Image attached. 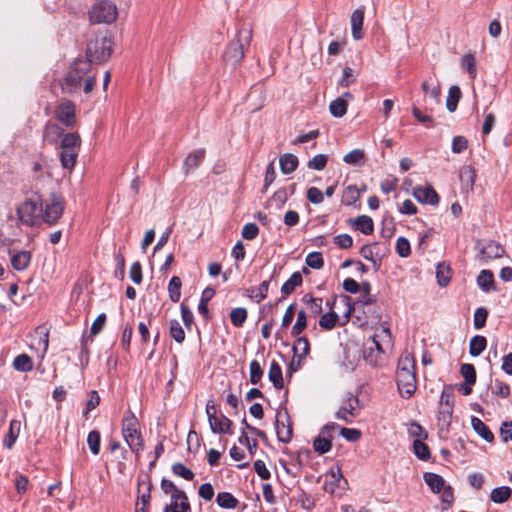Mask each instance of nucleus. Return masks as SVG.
<instances>
[{"label":"nucleus","instance_id":"45","mask_svg":"<svg viewBox=\"0 0 512 512\" xmlns=\"http://www.w3.org/2000/svg\"><path fill=\"white\" fill-rule=\"evenodd\" d=\"M247 319V310L242 307L234 308L231 310L230 313V320L231 323L237 327L240 328L243 326Z\"/></svg>","mask_w":512,"mask_h":512},{"label":"nucleus","instance_id":"59","mask_svg":"<svg viewBox=\"0 0 512 512\" xmlns=\"http://www.w3.org/2000/svg\"><path fill=\"white\" fill-rule=\"evenodd\" d=\"M396 252L403 258L410 256L411 247L407 238L401 236L396 240Z\"/></svg>","mask_w":512,"mask_h":512},{"label":"nucleus","instance_id":"35","mask_svg":"<svg viewBox=\"0 0 512 512\" xmlns=\"http://www.w3.org/2000/svg\"><path fill=\"white\" fill-rule=\"evenodd\" d=\"M355 227L357 230H359L361 233L365 235H370L374 231V223L371 217L367 215H361L358 216L353 221Z\"/></svg>","mask_w":512,"mask_h":512},{"label":"nucleus","instance_id":"63","mask_svg":"<svg viewBox=\"0 0 512 512\" xmlns=\"http://www.w3.org/2000/svg\"><path fill=\"white\" fill-rule=\"evenodd\" d=\"M259 234V228L255 223H247L243 226L242 237L246 240H253Z\"/></svg>","mask_w":512,"mask_h":512},{"label":"nucleus","instance_id":"13","mask_svg":"<svg viewBox=\"0 0 512 512\" xmlns=\"http://www.w3.org/2000/svg\"><path fill=\"white\" fill-rule=\"evenodd\" d=\"M413 197L420 203L437 205L439 196L432 186H416L413 189Z\"/></svg>","mask_w":512,"mask_h":512},{"label":"nucleus","instance_id":"50","mask_svg":"<svg viewBox=\"0 0 512 512\" xmlns=\"http://www.w3.org/2000/svg\"><path fill=\"white\" fill-rule=\"evenodd\" d=\"M173 474L179 476V477H182L183 479L187 480V481H191L193 480L194 478V473L191 469H189L188 467H186L184 464L180 463V462H176L172 465V468H171Z\"/></svg>","mask_w":512,"mask_h":512},{"label":"nucleus","instance_id":"56","mask_svg":"<svg viewBox=\"0 0 512 512\" xmlns=\"http://www.w3.org/2000/svg\"><path fill=\"white\" fill-rule=\"evenodd\" d=\"M488 317V310L485 307H479L474 313L473 324L476 330L482 329Z\"/></svg>","mask_w":512,"mask_h":512},{"label":"nucleus","instance_id":"31","mask_svg":"<svg viewBox=\"0 0 512 512\" xmlns=\"http://www.w3.org/2000/svg\"><path fill=\"white\" fill-rule=\"evenodd\" d=\"M303 283V278L300 272H294L289 279L283 283L281 287V293L283 295H290L294 292L296 287L301 286Z\"/></svg>","mask_w":512,"mask_h":512},{"label":"nucleus","instance_id":"8","mask_svg":"<svg viewBox=\"0 0 512 512\" xmlns=\"http://www.w3.org/2000/svg\"><path fill=\"white\" fill-rule=\"evenodd\" d=\"M64 211V199L57 194H51L46 200H43L42 221L48 225H54L58 222Z\"/></svg>","mask_w":512,"mask_h":512},{"label":"nucleus","instance_id":"9","mask_svg":"<svg viewBox=\"0 0 512 512\" xmlns=\"http://www.w3.org/2000/svg\"><path fill=\"white\" fill-rule=\"evenodd\" d=\"M56 119L68 128L76 124V107L70 100L60 102L54 111Z\"/></svg>","mask_w":512,"mask_h":512},{"label":"nucleus","instance_id":"64","mask_svg":"<svg viewBox=\"0 0 512 512\" xmlns=\"http://www.w3.org/2000/svg\"><path fill=\"white\" fill-rule=\"evenodd\" d=\"M340 434L343 436L347 441L350 442H356L361 438V432L358 429L355 428H340Z\"/></svg>","mask_w":512,"mask_h":512},{"label":"nucleus","instance_id":"20","mask_svg":"<svg viewBox=\"0 0 512 512\" xmlns=\"http://www.w3.org/2000/svg\"><path fill=\"white\" fill-rule=\"evenodd\" d=\"M471 426L473 430L485 441L491 443L494 441V434L490 428L478 417H471Z\"/></svg>","mask_w":512,"mask_h":512},{"label":"nucleus","instance_id":"17","mask_svg":"<svg viewBox=\"0 0 512 512\" xmlns=\"http://www.w3.org/2000/svg\"><path fill=\"white\" fill-rule=\"evenodd\" d=\"M504 252V248L499 243L489 241L480 249L479 256L481 260L487 261L502 257Z\"/></svg>","mask_w":512,"mask_h":512},{"label":"nucleus","instance_id":"42","mask_svg":"<svg viewBox=\"0 0 512 512\" xmlns=\"http://www.w3.org/2000/svg\"><path fill=\"white\" fill-rule=\"evenodd\" d=\"M461 98V90L458 86H451L449 88L448 97L446 100V107L448 111L454 112L457 108V104Z\"/></svg>","mask_w":512,"mask_h":512},{"label":"nucleus","instance_id":"4","mask_svg":"<svg viewBox=\"0 0 512 512\" xmlns=\"http://www.w3.org/2000/svg\"><path fill=\"white\" fill-rule=\"evenodd\" d=\"M122 436L136 455L143 450L144 440L140 431V423L131 410H127L122 419Z\"/></svg>","mask_w":512,"mask_h":512},{"label":"nucleus","instance_id":"43","mask_svg":"<svg viewBox=\"0 0 512 512\" xmlns=\"http://www.w3.org/2000/svg\"><path fill=\"white\" fill-rule=\"evenodd\" d=\"M461 67L467 71L470 78L474 80L477 76L476 61L472 54H466L461 59Z\"/></svg>","mask_w":512,"mask_h":512},{"label":"nucleus","instance_id":"21","mask_svg":"<svg viewBox=\"0 0 512 512\" xmlns=\"http://www.w3.org/2000/svg\"><path fill=\"white\" fill-rule=\"evenodd\" d=\"M205 157V150L198 149L188 154L184 161V171L188 174L191 170L196 169Z\"/></svg>","mask_w":512,"mask_h":512},{"label":"nucleus","instance_id":"61","mask_svg":"<svg viewBox=\"0 0 512 512\" xmlns=\"http://www.w3.org/2000/svg\"><path fill=\"white\" fill-rule=\"evenodd\" d=\"M422 90L425 93V95H428L431 98H434L437 102H439V95H440L439 86L433 85V83H431L430 80H425L422 83Z\"/></svg>","mask_w":512,"mask_h":512},{"label":"nucleus","instance_id":"39","mask_svg":"<svg viewBox=\"0 0 512 512\" xmlns=\"http://www.w3.org/2000/svg\"><path fill=\"white\" fill-rule=\"evenodd\" d=\"M19 431H20V422L16 421V420H12L10 422L8 435L3 441V445L6 448L11 449L13 447V445L18 437Z\"/></svg>","mask_w":512,"mask_h":512},{"label":"nucleus","instance_id":"51","mask_svg":"<svg viewBox=\"0 0 512 512\" xmlns=\"http://www.w3.org/2000/svg\"><path fill=\"white\" fill-rule=\"evenodd\" d=\"M337 320V313L331 311L321 316L319 326L324 330H332L336 326Z\"/></svg>","mask_w":512,"mask_h":512},{"label":"nucleus","instance_id":"14","mask_svg":"<svg viewBox=\"0 0 512 512\" xmlns=\"http://www.w3.org/2000/svg\"><path fill=\"white\" fill-rule=\"evenodd\" d=\"M365 8L361 6L355 9L351 15V32L355 40H361L364 37L363 21H364Z\"/></svg>","mask_w":512,"mask_h":512},{"label":"nucleus","instance_id":"49","mask_svg":"<svg viewBox=\"0 0 512 512\" xmlns=\"http://www.w3.org/2000/svg\"><path fill=\"white\" fill-rule=\"evenodd\" d=\"M305 263L312 269H321L324 266V259L321 252H310L305 259Z\"/></svg>","mask_w":512,"mask_h":512},{"label":"nucleus","instance_id":"32","mask_svg":"<svg viewBox=\"0 0 512 512\" xmlns=\"http://www.w3.org/2000/svg\"><path fill=\"white\" fill-rule=\"evenodd\" d=\"M269 280H264L259 286L251 287L247 291L249 293V297L254 300L256 303H260L267 297V293L269 290Z\"/></svg>","mask_w":512,"mask_h":512},{"label":"nucleus","instance_id":"24","mask_svg":"<svg viewBox=\"0 0 512 512\" xmlns=\"http://www.w3.org/2000/svg\"><path fill=\"white\" fill-rule=\"evenodd\" d=\"M512 496V489L509 486H500L492 489L490 500L495 504H503Z\"/></svg>","mask_w":512,"mask_h":512},{"label":"nucleus","instance_id":"52","mask_svg":"<svg viewBox=\"0 0 512 512\" xmlns=\"http://www.w3.org/2000/svg\"><path fill=\"white\" fill-rule=\"evenodd\" d=\"M307 326V315L305 311L298 312L296 323L293 325L291 335L293 337L299 336Z\"/></svg>","mask_w":512,"mask_h":512},{"label":"nucleus","instance_id":"60","mask_svg":"<svg viewBox=\"0 0 512 512\" xmlns=\"http://www.w3.org/2000/svg\"><path fill=\"white\" fill-rule=\"evenodd\" d=\"M492 393L501 398H507L510 395V386L503 381L496 379L494 381Z\"/></svg>","mask_w":512,"mask_h":512},{"label":"nucleus","instance_id":"11","mask_svg":"<svg viewBox=\"0 0 512 512\" xmlns=\"http://www.w3.org/2000/svg\"><path fill=\"white\" fill-rule=\"evenodd\" d=\"M375 349L384 353L386 348L392 347V335L387 323H382L376 328L375 334L371 337Z\"/></svg>","mask_w":512,"mask_h":512},{"label":"nucleus","instance_id":"47","mask_svg":"<svg viewBox=\"0 0 512 512\" xmlns=\"http://www.w3.org/2000/svg\"><path fill=\"white\" fill-rule=\"evenodd\" d=\"M250 383L253 385H257L261 383V379L263 377V369L260 363L257 360H252L250 362Z\"/></svg>","mask_w":512,"mask_h":512},{"label":"nucleus","instance_id":"12","mask_svg":"<svg viewBox=\"0 0 512 512\" xmlns=\"http://www.w3.org/2000/svg\"><path fill=\"white\" fill-rule=\"evenodd\" d=\"M8 254L12 268L18 272L27 270L31 264L32 253L28 250L10 248Z\"/></svg>","mask_w":512,"mask_h":512},{"label":"nucleus","instance_id":"36","mask_svg":"<svg viewBox=\"0 0 512 512\" xmlns=\"http://www.w3.org/2000/svg\"><path fill=\"white\" fill-rule=\"evenodd\" d=\"M487 340L484 336L475 335L469 343V354L473 357L479 356L486 348Z\"/></svg>","mask_w":512,"mask_h":512},{"label":"nucleus","instance_id":"18","mask_svg":"<svg viewBox=\"0 0 512 512\" xmlns=\"http://www.w3.org/2000/svg\"><path fill=\"white\" fill-rule=\"evenodd\" d=\"M168 507L169 512H191L190 503L185 491H176Z\"/></svg>","mask_w":512,"mask_h":512},{"label":"nucleus","instance_id":"1","mask_svg":"<svg viewBox=\"0 0 512 512\" xmlns=\"http://www.w3.org/2000/svg\"><path fill=\"white\" fill-rule=\"evenodd\" d=\"M90 71L89 61L76 59L61 82L62 90L69 94L76 93L80 90L83 81V91L86 94L90 93L96 84V77L90 74Z\"/></svg>","mask_w":512,"mask_h":512},{"label":"nucleus","instance_id":"23","mask_svg":"<svg viewBox=\"0 0 512 512\" xmlns=\"http://www.w3.org/2000/svg\"><path fill=\"white\" fill-rule=\"evenodd\" d=\"M268 378L273 383V385L276 389L283 388L284 382H283L282 368L279 365V363L276 362L275 360H273L270 364Z\"/></svg>","mask_w":512,"mask_h":512},{"label":"nucleus","instance_id":"58","mask_svg":"<svg viewBox=\"0 0 512 512\" xmlns=\"http://www.w3.org/2000/svg\"><path fill=\"white\" fill-rule=\"evenodd\" d=\"M460 373L464 378V381H467L468 384H475L476 382V370L472 364L465 363L461 365Z\"/></svg>","mask_w":512,"mask_h":512},{"label":"nucleus","instance_id":"5","mask_svg":"<svg viewBox=\"0 0 512 512\" xmlns=\"http://www.w3.org/2000/svg\"><path fill=\"white\" fill-rule=\"evenodd\" d=\"M251 39V29H240L236 39L228 45L225 52V59L233 65L240 63L245 55V50L250 46Z\"/></svg>","mask_w":512,"mask_h":512},{"label":"nucleus","instance_id":"37","mask_svg":"<svg viewBox=\"0 0 512 512\" xmlns=\"http://www.w3.org/2000/svg\"><path fill=\"white\" fill-rule=\"evenodd\" d=\"M181 286L182 281L180 277L173 276L168 284V294L169 298L173 303H177L180 300L181 297Z\"/></svg>","mask_w":512,"mask_h":512},{"label":"nucleus","instance_id":"38","mask_svg":"<svg viewBox=\"0 0 512 512\" xmlns=\"http://www.w3.org/2000/svg\"><path fill=\"white\" fill-rule=\"evenodd\" d=\"M13 367L20 372H29L33 369V361L27 354H20L14 358Z\"/></svg>","mask_w":512,"mask_h":512},{"label":"nucleus","instance_id":"3","mask_svg":"<svg viewBox=\"0 0 512 512\" xmlns=\"http://www.w3.org/2000/svg\"><path fill=\"white\" fill-rule=\"evenodd\" d=\"M113 51V39L108 29H100L91 37L86 47L85 61L101 64L106 62Z\"/></svg>","mask_w":512,"mask_h":512},{"label":"nucleus","instance_id":"28","mask_svg":"<svg viewBox=\"0 0 512 512\" xmlns=\"http://www.w3.org/2000/svg\"><path fill=\"white\" fill-rule=\"evenodd\" d=\"M81 145V138L78 133H64L61 138L60 148L78 151Z\"/></svg>","mask_w":512,"mask_h":512},{"label":"nucleus","instance_id":"27","mask_svg":"<svg viewBox=\"0 0 512 512\" xmlns=\"http://www.w3.org/2000/svg\"><path fill=\"white\" fill-rule=\"evenodd\" d=\"M294 355L298 357V366L301 365V360L308 355L310 351V344L306 337H298L293 345Z\"/></svg>","mask_w":512,"mask_h":512},{"label":"nucleus","instance_id":"48","mask_svg":"<svg viewBox=\"0 0 512 512\" xmlns=\"http://www.w3.org/2000/svg\"><path fill=\"white\" fill-rule=\"evenodd\" d=\"M413 449H414V453L415 455L420 459V460H423V461H427L430 459L431 457V453H430V449L429 447L424 443L422 442L421 440H415L413 442Z\"/></svg>","mask_w":512,"mask_h":512},{"label":"nucleus","instance_id":"6","mask_svg":"<svg viewBox=\"0 0 512 512\" xmlns=\"http://www.w3.org/2000/svg\"><path fill=\"white\" fill-rule=\"evenodd\" d=\"M43 200L40 196L27 199L17 209L20 221L27 225L33 226L42 221Z\"/></svg>","mask_w":512,"mask_h":512},{"label":"nucleus","instance_id":"44","mask_svg":"<svg viewBox=\"0 0 512 512\" xmlns=\"http://www.w3.org/2000/svg\"><path fill=\"white\" fill-rule=\"evenodd\" d=\"M87 444L93 455H98L101 447V435L97 430H92L87 436Z\"/></svg>","mask_w":512,"mask_h":512},{"label":"nucleus","instance_id":"41","mask_svg":"<svg viewBox=\"0 0 512 512\" xmlns=\"http://www.w3.org/2000/svg\"><path fill=\"white\" fill-rule=\"evenodd\" d=\"M343 161L349 165H362L365 162V152L362 149H354L343 157Z\"/></svg>","mask_w":512,"mask_h":512},{"label":"nucleus","instance_id":"22","mask_svg":"<svg viewBox=\"0 0 512 512\" xmlns=\"http://www.w3.org/2000/svg\"><path fill=\"white\" fill-rule=\"evenodd\" d=\"M279 164L281 172L285 175H288L297 169L299 161L295 155L286 153L280 156Z\"/></svg>","mask_w":512,"mask_h":512},{"label":"nucleus","instance_id":"40","mask_svg":"<svg viewBox=\"0 0 512 512\" xmlns=\"http://www.w3.org/2000/svg\"><path fill=\"white\" fill-rule=\"evenodd\" d=\"M169 335L177 343H182L185 340V331L178 320H176V319L170 320Z\"/></svg>","mask_w":512,"mask_h":512},{"label":"nucleus","instance_id":"2","mask_svg":"<svg viewBox=\"0 0 512 512\" xmlns=\"http://www.w3.org/2000/svg\"><path fill=\"white\" fill-rule=\"evenodd\" d=\"M396 382L400 395L403 398H410L417 389L415 374V359L407 351L403 352L398 360L396 370Z\"/></svg>","mask_w":512,"mask_h":512},{"label":"nucleus","instance_id":"53","mask_svg":"<svg viewBox=\"0 0 512 512\" xmlns=\"http://www.w3.org/2000/svg\"><path fill=\"white\" fill-rule=\"evenodd\" d=\"M359 197H360V192H359L358 188L354 185H349L343 193L342 201L345 205L350 206V205L354 204L359 199Z\"/></svg>","mask_w":512,"mask_h":512},{"label":"nucleus","instance_id":"26","mask_svg":"<svg viewBox=\"0 0 512 512\" xmlns=\"http://www.w3.org/2000/svg\"><path fill=\"white\" fill-rule=\"evenodd\" d=\"M331 435H323L320 431L318 437H316L313 441L314 450L322 455L329 452L332 448Z\"/></svg>","mask_w":512,"mask_h":512},{"label":"nucleus","instance_id":"25","mask_svg":"<svg viewBox=\"0 0 512 512\" xmlns=\"http://www.w3.org/2000/svg\"><path fill=\"white\" fill-rule=\"evenodd\" d=\"M476 281L478 287L484 292H489L495 289L494 275L490 270H481Z\"/></svg>","mask_w":512,"mask_h":512},{"label":"nucleus","instance_id":"62","mask_svg":"<svg viewBox=\"0 0 512 512\" xmlns=\"http://www.w3.org/2000/svg\"><path fill=\"white\" fill-rule=\"evenodd\" d=\"M288 199L287 191L285 188L278 189L273 196L271 201L275 203L277 209H281Z\"/></svg>","mask_w":512,"mask_h":512},{"label":"nucleus","instance_id":"33","mask_svg":"<svg viewBox=\"0 0 512 512\" xmlns=\"http://www.w3.org/2000/svg\"><path fill=\"white\" fill-rule=\"evenodd\" d=\"M61 166L64 169L72 170L76 164V159L78 157V151L69 150V149H61L59 153Z\"/></svg>","mask_w":512,"mask_h":512},{"label":"nucleus","instance_id":"55","mask_svg":"<svg viewBox=\"0 0 512 512\" xmlns=\"http://www.w3.org/2000/svg\"><path fill=\"white\" fill-rule=\"evenodd\" d=\"M453 409H447L446 407L440 406L438 411V422L441 429H448L451 423Z\"/></svg>","mask_w":512,"mask_h":512},{"label":"nucleus","instance_id":"57","mask_svg":"<svg viewBox=\"0 0 512 512\" xmlns=\"http://www.w3.org/2000/svg\"><path fill=\"white\" fill-rule=\"evenodd\" d=\"M342 406L348 411V413L354 418L360 408L359 399L357 396L350 395L342 403Z\"/></svg>","mask_w":512,"mask_h":512},{"label":"nucleus","instance_id":"46","mask_svg":"<svg viewBox=\"0 0 512 512\" xmlns=\"http://www.w3.org/2000/svg\"><path fill=\"white\" fill-rule=\"evenodd\" d=\"M440 406L447 409H454V389L452 386H445L440 396Z\"/></svg>","mask_w":512,"mask_h":512},{"label":"nucleus","instance_id":"16","mask_svg":"<svg viewBox=\"0 0 512 512\" xmlns=\"http://www.w3.org/2000/svg\"><path fill=\"white\" fill-rule=\"evenodd\" d=\"M233 422L226 417L224 414H220L214 418V421L209 422V426L211 432L214 434H228L232 435L233 431L231 429Z\"/></svg>","mask_w":512,"mask_h":512},{"label":"nucleus","instance_id":"19","mask_svg":"<svg viewBox=\"0 0 512 512\" xmlns=\"http://www.w3.org/2000/svg\"><path fill=\"white\" fill-rule=\"evenodd\" d=\"M63 134L62 127L56 123L48 122L43 129V140L49 144H57Z\"/></svg>","mask_w":512,"mask_h":512},{"label":"nucleus","instance_id":"29","mask_svg":"<svg viewBox=\"0 0 512 512\" xmlns=\"http://www.w3.org/2000/svg\"><path fill=\"white\" fill-rule=\"evenodd\" d=\"M216 503L223 509H235L238 506L239 501L230 492H219L216 497Z\"/></svg>","mask_w":512,"mask_h":512},{"label":"nucleus","instance_id":"7","mask_svg":"<svg viewBox=\"0 0 512 512\" xmlns=\"http://www.w3.org/2000/svg\"><path fill=\"white\" fill-rule=\"evenodd\" d=\"M117 18V7L108 0L96 2L89 11V19L92 23H112Z\"/></svg>","mask_w":512,"mask_h":512},{"label":"nucleus","instance_id":"10","mask_svg":"<svg viewBox=\"0 0 512 512\" xmlns=\"http://www.w3.org/2000/svg\"><path fill=\"white\" fill-rule=\"evenodd\" d=\"M275 429L277 438L282 443L290 442L292 438V425L289 420V415L287 410L278 411L276 415L275 421Z\"/></svg>","mask_w":512,"mask_h":512},{"label":"nucleus","instance_id":"15","mask_svg":"<svg viewBox=\"0 0 512 512\" xmlns=\"http://www.w3.org/2000/svg\"><path fill=\"white\" fill-rule=\"evenodd\" d=\"M352 99L353 95L350 92H344L341 97L333 100L329 106V110L332 116L336 118L343 117L347 112L348 100Z\"/></svg>","mask_w":512,"mask_h":512},{"label":"nucleus","instance_id":"54","mask_svg":"<svg viewBox=\"0 0 512 512\" xmlns=\"http://www.w3.org/2000/svg\"><path fill=\"white\" fill-rule=\"evenodd\" d=\"M328 162V156L326 154H317L307 163L309 169L321 171L323 170Z\"/></svg>","mask_w":512,"mask_h":512},{"label":"nucleus","instance_id":"30","mask_svg":"<svg viewBox=\"0 0 512 512\" xmlns=\"http://www.w3.org/2000/svg\"><path fill=\"white\" fill-rule=\"evenodd\" d=\"M425 483L428 485V487L431 489L434 493H439L444 487V479L442 476L432 473V472H426L423 476Z\"/></svg>","mask_w":512,"mask_h":512},{"label":"nucleus","instance_id":"34","mask_svg":"<svg viewBox=\"0 0 512 512\" xmlns=\"http://www.w3.org/2000/svg\"><path fill=\"white\" fill-rule=\"evenodd\" d=\"M452 277V271L448 264L439 263L436 267V278L439 286L445 287L448 285Z\"/></svg>","mask_w":512,"mask_h":512}]
</instances>
